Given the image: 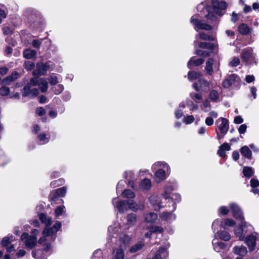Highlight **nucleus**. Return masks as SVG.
<instances>
[{
  "label": "nucleus",
  "mask_w": 259,
  "mask_h": 259,
  "mask_svg": "<svg viewBox=\"0 0 259 259\" xmlns=\"http://www.w3.org/2000/svg\"><path fill=\"white\" fill-rule=\"evenodd\" d=\"M212 5L213 11L215 14L211 12L212 8L210 6L205 7L204 3H201L197 6V10L204 15V16L208 20L214 21L216 20L217 17L215 14L219 15H222L221 10H224L227 7V4L225 2H219L218 0H212Z\"/></svg>",
  "instance_id": "f257e3e1"
},
{
  "label": "nucleus",
  "mask_w": 259,
  "mask_h": 259,
  "mask_svg": "<svg viewBox=\"0 0 259 259\" xmlns=\"http://www.w3.org/2000/svg\"><path fill=\"white\" fill-rule=\"evenodd\" d=\"M61 227V224L59 222H56L52 227H46L42 232V236L38 241L39 244H41L44 241L49 240L50 237L52 241H54L56 239V233Z\"/></svg>",
  "instance_id": "f03ea898"
},
{
  "label": "nucleus",
  "mask_w": 259,
  "mask_h": 259,
  "mask_svg": "<svg viewBox=\"0 0 259 259\" xmlns=\"http://www.w3.org/2000/svg\"><path fill=\"white\" fill-rule=\"evenodd\" d=\"M38 78L37 77L32 78L30 82L25 85L22 91V96L23 97H27L31 95L32 97L36 96L38 94V90L36 88L30 89L32 86H36L37 85Z\"/></svg>",
  "instance_id": "7ed1b4c3"
},
{
  "label": "nucleus",
  "mask_w": 259,
  "mask_h": 259,
  "mask_svg": "<svg viewBox=\"0 0 259 259\" xmlns=\"http://www.w3.org/2000/svg\"><path fill=\"white\" fill-rule=\"evenodd\" d=\"M116 207L120 213H123L129 209L133 210H138L137 206L132 200L120 201L117 203Z\"/></svg>",
  "instance_id": "20e7f679"
},
{
  "label": "nucleus",
  "mask_w": 259,
  "mask_h": 259,
  "mask_svg": "<svg viewBox=\"0 0 259 259\" xmlns=\"http://www.w3.org/2000/svg\"><path fill=\"white\" fill-rule=\"evenodd\" d=\"M21 239L24 241L25 246L28 248L34 247L37 243V238L35 236H29L26 233L22 234Z\"/></svg>",
  "instance_id": "39448f33"
},
{
  "label": "nucleus",
  "mask_w": 259,
  "mask_h": 259,
  "mask_svg": "<svg viewBox=\"0 0 259 259\" xmlns=\"http://www.w3.org/2000/svg\"><path fill=\"white\" fill-rule=\"evenodd\" d=\"M191 22L197 28L200 29H204L209 31L212 29L211 26L206 23L201 22V21L198 19L197 15H194L191 17Z\"/></svg>",
  "instance_id": "423d86ee"
},
{
  "label": "nucleus",
  "mask_w": 259,
  "mask_h": 259,
  "mask_svg": "<svg viewBox=\"0 0 259 259\" xmlns=\"http://www.w3.org/2000/svg\"><path fill=\"white\" fill-rule=\"evenodd\" d=\"M48 69V65L44 64L42 63H38L37 64L36 68L33 72V74L37 77L45 75Z\"/></svg>",
  "instance_id": "0eeeda50"
},
{
  "label": "nucleus",
  "mask_w": 259,
  "mask_h": 259,
  "mask_svg": "<svg viewBox=\"0 0 259 259\" xmlns=\"http://www.w3.org/2000/svg\"><path fill=\"white\" fill-rule=\"evenodd\" d=\"M257 237L256 235L251 234L245 238V243L250 251L254 250Z\"/></svg>",
  "instance_id": "6e6552de"
},
{
  "label": "nucleus",
  "mask_w": 259,
  "mask_h": 259,
  "mask_svg": "<svg viewBox=\"0 0 259 259\" xmlns=\"http://www.w3.org/2000/svg\"><path fill=\"white\" fill-rule=\"evenodd\" d=\"M230 206L233 217L236 219L243 220V214L240 208L235 204H231Z\"/></svg>",
  "instance_id": "1a4fd4ad"
},
{
  "label": "nucleus",
  "mask_w": 259,
  "mask_h": 259,
  "mask_svg": "<svg viewBox=\"0 0 259 259\" xmlns=\"http://www.w3.org/2000/svg\"><path fill=\"white\" fill-rule=\"evenodd\" d=\"M237 78V75L234 74H232L228 76L223 82V86L224 88H229L233 84H234Z\"/></svg>",
  "instance_id": "9d476101"
},
{
  "label": "nucleus",
  "mask_w": 259,
  "mask_h": 259,
  "mask_svg": "<svg viewBox=\"0 0 259 259\" xmlns=\"http://www.w3.org/2000/svg\"><path fill=\"white\" fill-rule=\"evenodd\" d=\"M246 222L242 220L241 222V224L235 230V234L236 236L238 237L239 239L240 240H242L244 238V236L242 234L243 232V229L246 227Z\"/></svg>",
  "instance_id": "9b49d317"
},
{
  "label": "nucleus",
  "mask_w": 259,
  "mask_h": 259,
  "mask_svg": "<svg viewBox=\"0 0 259 259\" xmlns=\"http://www.w3.org/2000/svg\"><path fill=\"white\" fill-rule=\"evenodd\" d=\"M221 119L222 123L219 126V129L222 134H226L229 129L228 120L225 118H221Z\"/></svg>",
  "instance_id": "f8f14e48"
},
{
  "label": "nucleus",
  "mask_w": 259,
  "mask_h": 259,
  "mask_svg": "<svg viewBox=\"0 0 259 259\" xmlns=\"http://www.w3.org/2000/svg\"><path fill=\"white\" fill-rule=\"evenodd\" d=\"M167 255L166 250L163 247H161L152 259H166Z\"/></svg>",
  "instance_id": "ddd939ff"
},
{
  "label": "nucleus",
  "mask_w": 259,
  "mask_h": 259,
  "mask_svg": "<svg viewBox=\"0 0 259 259\" xmlns=\"http://www.w3.org/2000/svg\"><path fill=\"white\" fill-rule=\"evenodd\" d=\"M19 74L16 72H13L10 75L7 76L3 80V83L4 84H9L11 82L15 80L19 77Z\"/></svg>",
  "instance_id": "4468645a"
},
{
  "label": "nucleus",
  "mask_w": 259,
  "mask_h": 259,
  "mask_svg": "<svg viewBox=\"0 0 259 259\" xmlns=\"http://www.w3.org/2000/svg\"><path fill=\"white\" fill-rule=\"evenodd\" d=\"M130 240L131 238L125 234L123 235L119 239L120 244L119 248L125 249L127 245L129 243Z\"/></svg>",
  "instance_id": "2eb2a0df"
},
{
  "label": "nucleus",
  "mask_w": 259,
  "mask_h": 259,
  "mask_svg": "<svg viewBox=\"0 0 259 259\" xmlns=\"http://www.w3.org/2000/svg\"><path fill=\"white\" fill-rule=\"evenodd\" d=\"M165 179V172L162 169H158L155 173V180L157 183H160Z\"/></svg>",
  "instance_id": "dca6fc26"
},
{
  "label": "nucleus",
  "mask_w": 259,
  "mask_h": 259,
  "mask_svg": "<svg viewBox=\"0 0 259 259\" xmlns=\"http://www.w3.org/2000/svg\"><path fill=\"white\" fill-rule=\"evenodd\" d=\"M204 62V60L202 58L194 60V58L192 57L188 62L187 66L189 68L191 69L193 66H199L202 64Z\"/></svg>",
  "instance_id": "f3484780"
},
{
  "label": "nucleus",
  "mask_w": 259,
  "mask_h": 259,
  "mask_svg": "<svg viewBox=\"0 0 259 259\" xmlns=\"http://www.w3.org/2000/svg\"><path fill=\"white\" fill-rule=\"evenodd\" d=\"M230 149L229 145L227 143H225L219 147L218 150V154L221 157H224L226 156L225 151H229Z\"/></svg>",
  "instance_id": "a211bd4d"
},
{
  "label": "nucleus",
  "mask_w": 259,
  "mask_h": 259,
  "mask_svg": "<svg viewBox=\"0 0 259 259\" xmlns=\"http://www.w3.org/2000/svg\"><path fill=\"white\" fill-rule=\"evenodd\" d=\"M114 259H124V252L123 248H117L113 249Z\"/></svg>",
  "instance_id": "6ab92c4d"
},
{
  "label": "nucleus",
  "mask_w": 259,
  "mask_h": 259,
  "mask_svg": "<svg viewBox=\"0 0 259 259\" xmlns=\"http://www.w3.org/2000/svg\"><path fill=\"white\" fill-rule=\"evenodd\" d=\"M145 221L147 223H154L157 219V214L154 212H149L145 214Z\"/></svg>",
  "instance_id": "aec40b11"
},
{
  "label": "nucleus",
  "mask_w": 259,
  "mask_h": 259,
  "mask_svg": "<svg viewBox=\"0 0 259 259\" xmlns=\"http://www.w3.org/2000/svg\"><path fill=\"white\" fill-rule=\"evenodd\" d=\"M37 85L39 86L41 91L43 93L46 92L48 89V81L45 78L38 79Z\"/></svg>",
  "instance_id": "412c9836"
},
{
  "label": "nucleus",
  "mask_w": 259,
  "mask_h": 259,
  "mask_svg": "<svg viewBox=\"0 0 259 259\" xmlns=\"http://www.w3.org/2000/svg\"><path fill=\"white\" fill-rule=\"evenodd\" d=\"M39 218L42 223L46 224V227L47 228H48V226H50L52 223L51 218L48 217L47 215L44 213L39 214Z\"/></svg>",
  "instance_id": "4be33fe9"
},
{
  "label": "nucleus",
  "mask_w": 259,
  "mask_h": 259,
  "mask_svg": "<svg viewBox=\"0 0 259 259\" xmlns=\"http://www.w3.org/2000/svg\"><path fill=\"white\" fill-rule=\"evenodd\" d=\"M233 251L236 254L244 256L247 253V249L244 246H235L233 248Z\"/></svg>",
  "instance_id": "5701e85b"
},
{
  "label": "nucleus",
  "mask_w": 259,
  "mask_h": 259,
  "mask_svg": "<svg viewBox=\"0 0 259 259\" xmlns=\"http://www.w3.org/2000/svg\"><path fill=\"white\" fill-rule=\"evenodd\" d=\"M250 30V28L246 24L242 23L238 26V31L242 35H247Z\"/></svg>",
  "instance_id": "b1692460"
},
{
  "label": "nucleus",
  "mask_w": 259,
  "mask_h": 259,
  "mask_svg": "<svg viewBox=\"0 0 259 259\" xmlns=\"http://www.w3.org/2000/svg\"><path fill=\"white\" fill-rule=\"evenodd\" d=\"M161 218L162 220L171 221L175 220L176 215L172 212H163L160 215Z\"/></svg>",
  "instance_id": "393cba45"
},
{
  "label": "nucleus",
  "mask_w": 259,
  "mask_h": 259,
  "mask_svg": "<svg viewBox=\"0 0 259 259\" xmlns=\"http://www.w3.org/2000/svg\"><path fill=\"white\" fill-rule=\"evenodd\" d=\"M217 235L222 240L224 241H228L231 238V236L227 232L225 231H218Z\"/></svg>",
  "instance_id": "a878e982"
},
{
  "label": "nucleus",
  "mask_w": 259,
  "mask_h": 259,
  "mask_svg": "<svg viewBox=\"0 0 259 259\" xmlns=\"http://www.w3.org/2000/svg\"><path fill=\"white\" fill-rule=\"evenodd\" d=\"M137 220V215L134 213H131L127 216V224L130 226L134 225Z\"/></svg>",
  "instance_id": "bb28decb"
},
{
  "label": "nucleus",
  "mask_w": 259,
  "mask_h": 259,
  "mask_svg": "<svg viewBox=\"0 0 259 259\" xmlns=\"http://www.w3.org/2000/svg\"><path fill=\"white\" fill-rule=\"evenodd\" d=\"M251 57V51L248 49H245L242 51L241 54V58L242 59L247 62L249 59Z\"/></svg>",
  "instance_id": "cd10ccee"
},
{
  "label": "nucleus",
  "mask_w": 259,
  "mask_h": 259,
  "mask_svg": "<svg viewBox=\"0 0 259 259\" xmlns=\"http://www.w3.org/2000/svg\"><path fill=\"white\" fill-rule=\"evenodd\" d=\"M140 188L145 190H149L151 187V183L150 180L145 179L140 184Z\"/></svg>",
  "instance_id": "c85d7f7f"
},
{
  "label": "nucleus",
  "mask_w": 259,
  "mask_h": 259,
  "mask_svg": "<svg viewBox=\"0 0 259 259\" xmlns=\"http://www.w3.org/2000/svg\"><path fill=\"white\" fill-rule=\"evenodd\" d=\"M212 244L214 249L217 252H220L221 249H224L226 247V244L222 242H215V240H213Z\"/></svg>",
  "instance_id": "c756f323"
},
{
  "label": "nucleus",
  "mask_w": 259,
  "mask_h": 259,
  "mask_svg": "<svg viewBox=\"0 0 259 259\" xmlns=\"http://www.w3.org/2000/svg\"><path fill=\"white\" fill-rule=\"evenodd\" d=\"M240 152L242 155L247 158H250L251 157L252 152L249 148L246 146H244L241 148Z\"/></svg>",
  "instance_id": "7c9ffc66"
},
{
  "label": "nucleus",
  "mask_w": 259,
  "mask_h": 259,
  "mask_svg": "<svg viewBox=\"0 0 259 259\" xmlns=\"http://www.w3.org/2000/svg\"><path fill=\"white\" fill-rule=\"evenodd\" d=\"M213 60L211 58L208 59L206 63L205 70L207 73L212 74L213 73L212 65Z\"/></svg>",
  "instance_id": "2f4dec72"
},
{
  "label": "nucleus",
  "mask_w": 259,
  "mask_h": 259,
  "mask_svg": "<svg viewBox=\"0 0 259 259\" xmlns=\"http://www.w3.org/2000/svg\"><path fill=\"white\" fill-rule=\"evenodd\" d=\"M36 52L30 49L25 50L23 52V56L26 59H31L35 56Z\"/></svg>",
  "instance_id": "473e14b6"
},
{
  "label": "nucleus",
  "mask_w": 259,
  "mask_h": 259,
  "mask_svg": "<svg viewBox=\"0 0 259 259\" xmlns=\"http://www.w3.org/2000/svg\"><path fill=\"white\" fill-rule=\"evenodd\" d=\"M199 47L202 49H207L213 50L215 46L214 44L210 42H201L199 44Z\"/></svg>",
  "instance_id": "72a5a7b5"
},
{
  "label": "nucleus",
  "mask_w": 259,
  "mask_h": 259,
  "mask_svg": "<svg viewBox=\"0 0 259 259\" xmlns=\"http://www.w3.org/2000/svg\"><path fill=\"white\" fill-rule=\"evenodd\" d=\"M53 241H51L50 237L49 238V240L44 241L41 244H42L44 246V250L45 251H51L52 250V242Z\"/></svg>",
  "instance_id": "f704fd0d"
},
{
  "label": "nucleus",
  "mask_w": 259,
  "mask_h": 259,
  "mask_svg": "<svg viewBox=\"0 0 259 259\" xmlns=\"http://www.w3.org/2000/svg\"><path fill=\"white\" fill-rule=\"evenodd\" d=\"M199 36L200 38L202 40L210 41H213L214 40V37L213 36L207 34L204 32H200L199 34Z\"/></svg>",
  "instance_id": "c9c22d12"
},
{
  "label": "nucleus",
  "mask_w": 259,
  "mask_h": 259,
  "mask_svg": "<svg viewBox=\"0 0 259 259\" xmlns=\"http://www.w3.org/2000/svg\"><path fill=\"white\" fill-rule=\"evenodd\" d=\"M201 74L195 71H189L188 74V79L190 80H195L199 77Z\"/></svg>",
  "instance_id": "e433bc0d"
},
{
  "label": "nucleus",
  "mask_w": 259,
  "mask_h": 259,
  "mask_svg": "<svg viewBox=\"0 0 259 259\" xmlns=\"http://www.w3.org/2000/svg\"><path fill=\"white\" fill-rule=\"evenodd\" d=\"M122 195L123 197L127 198H134L135 197L134 193L130 189L125 190Z\"/></svg>",
  "instance_id": "4c0bfd02"
},
{
  "label": "nucleus",
  "mask_w": 259,
  "mask_h": 259,
  "mask_svg": "<svg viewBox=\"0 0 259 259\" xmlns=\"http://www.w3.org/2000/svg\"><path fill=\"white\" fill-rule=\"evenodd\" d=\"M235 225V221L231 219H227L225 220L224 224H222L221 227L224 229H226V226H233Z\"/></svg>",
  "instance_id": "58836bf2"
},
{
  "label": "nucleus",
  "mask_w": 259,
  "mask_h": 259,
  "mask_svg": "<svg viewBox=\"0 0 259 259\" xmlns=\"http://www.w3.org/2000/svg\"><path fill=\"white\" fill-rule=\"evenodd\" d=\"M38 138L41 142V144L47 143L50 140L49 137H47V135L45 133H41L38 136Z\"/></svg>",
  "instance_id": "ea45409f"
},
{
  "label": "nucleus",
  "mask_w": 259,
  "mask_h": 259,
  "mask_svg": "<svg viewBox=\"0 0 259 259\" xmlns=\"http://www.w3.org/2000/svg\"><path fill=\"white\" fill-rule=\"evenodd\" d=\"M219 97L218 92L215 90H212L209 93V98L212 101H216Z\"/></svg>",
  "instance_id": "a19ab883"
},
{
  "label": "nucleus",
  "mask_w": 259,
  "mask_h": 259,
  "mask_svg": "<svg viewBox=\"0 0 259 259\" xmlns=\"http://www.w3.org/2000/svg\"><path fill=\"white\" fill-rule=\"evenodd\" d=\"M12 238V235L4 237L2 240V245L4 247L8 246L11 243Z\"/></svg>",
  "instance_id": "79ce46f5"
},
{
  "label": "nucleus",
  "mask_w": 259,
  "mask_h": 259,
  "mask_svg": "<svg viewBox=\"0 0 259 259\" xmlns=\"http://www.w3.org/2000/svg\"><path fill=\"white\" fill-rule=\"evenodd\" d=\"M243 172L246 177H251L253 174L252 168L249 167H245L243 168Z\"/></svg>",
  "instance_id": "37998d69"
},
{
  "label": "nucleus",
  "mask_w": 259,
  "mask_h": 259,
  "mask_svg": "<svg viewBox=\"0 0 259 259\" xmlns=\"http://www.w3.org/2000/svg\"><path fill=\"white\" fill-rule=\"evenodd\" d=\"M52 90L55 94L58 95L62 92L64 90V87L62 84H58L54 88H53Z\"/></svg>",
  "instance_id": "c03bdc74"
},
{
  "label": "nucleus",
  "mask_w": 259,
  "mask_h": 259,
  "mask_svg": "<svg viewBox=\"0 0 259 259\" xmlns=\"http://www.w3.org/2000/svg\"><path fill=\"white\" fill-rule=\"evenodd\" d=\"M143 245L141 243L136 244L135 245L132 246L130 249V252L131 253H134L137 251L140 250L143 247Z\"/></svg>",
  "instance_id": "a18cd8bd"
},
{
  "label": "nucleus",
  "mask_w": 259,
  "mask_h": 259,
  "mask_svg": "<svg viewBox=\"0 0 259 259\" xmlns=\"http://www.w3.org/2000/svg\"><path fill=\"white\" fill-rule=\"evenodd\" d=\"M10 93V89L7 87H3L0 88V95L3 96H6Z\"/></svg>",
  "instance_id": "49530a36"
},
{
  "label": "nucleus",
  "mask_w": 259,
  "mask_h": 259,
  "mask_svg": "<svg viewBox=\"0 0 259 259\" xmlns=\"http://www.w3.org/2000/svg\"><path fill=\"white\" fill-rule=\"evenodd\" d=\"M25 68L27 70H31L34 67L35 64L33 62L28 61L24 63Z\"/></svg>",
  "instance_id": "de8ad7c7"
},
{
  "label": "nucleus",
  "mask_w": 259,
  "mask_h": 259,
  "mask_svg": "<svg viewBox=\"0 0 259 259\" xmlns=\"http://www.w3.org/2000/svg\"><path fill=\"white\" fill-rule=\"evenodd\" d=\"M190 97L194 100H201L202 99V95L199 93H191Z\"/></svg>",
  "instance_id": "09e8293b"
},
{
  "label": "nucleus",
  "mask_w": 259,
  "mask_h": 259,
  "mask_svg": "<svg viewBox=\"0 0 259 259\" xmlns=\"http://www.w3.org/2000/svg\"><path fill=\"white\" fill-rule=\"evenodd\" d=\"M158 167H166L167 168H168V166L166 163L161 162H157L152 165V168L156 169Z\"/></svg>",
  "instance_id": "8fccbe9b"
},
{
  "label": "nucleus",
  "mask_w": 259,
  "mask_h": 259,
  "mask_svg": "<svg viewBox=\"0 0 259 259\" xmlns=\"http://www.w3.org/2000/svg\"><path fill=\"white\" fill-rule=\"evenodd\" d=\"M195 120L194 117L193 115H188L185 117L183 119L184 122L186 124H190L192 123Z\"/></svg>",
  "instance_id": "3c124183"
},
{
  "label": "nucleus",
  "mask_w": 259,
  "mask_h": 259,
  "mask_svg": "<svg viewBox=\"0 0 259 259\" xmlns=\"http://www.w3.org/2000/svg\"><path fill=\"white\" fill-rule=\"evenodd\" d=\"M3 30L5 35H11L13 33V29L9 26L4 27Z\"/></svg>",
  "instance_id": "603ef678"
},
{
  "label": "nucleus",
  "mask_w": 259,
  "mask_h": 259,
  "mask_svg": "<svg viewBox=\"0 0 259 259\" xmlns=\"http://www.w3.org/2000/svg\"><path fill=\"white\" fill-rule=\"evenodd\" d=\"M55 191L57 193L58 195L60 197H63L66 192V189L65 187H63L58 189Z\"/></svg>",
  "instance_id": "864d4df0"
},
{
  "label": "nucleus",
  "mask_w": 259,
  "mask_h": 259,
  "mask_svg": "<svg viewBox=\"0 0 259 259\" xmlns=\"http://www.w3.org/2000/svg\"><path fill=\"white\" fill-rule=\"evenodd\" d=\"M196 54L199 56H202L203 57H207L210 55V53L206 51H202L201 50H197L196 51Z\"/></svg>",
  "instance_id": "5fc2aeb1"
},
{
  "label": "nucleus",
  "mask_w": 259,
  "mask_h": 259,
  "mask_svg": "<svg viewBox=\"0 0 259 259\" xmlns=\"http://www.w3.org/2000/svg\"><path fill=\"white\" fill-rule=\"evenodd\" d=\"M65 209L64 206H60L57 207L55 210V213L56 216H59L61 214H62L64 211V210Z\"/></svg>",
  "instance_id": "6e6d98bb"
},
{
  "label": "nucleus",
  "mask_w": 259,
  "mask_h": 259,
  "mask_svg": "<svg viewBox=\"0 0 259 259\" xmlns=\"http://www.w3.org/2000/svg\"><path fill=\"white\" fill-rule=\"evenodd\" d=\"M60 196L57 195L56 191H53L50 195V199L51 201H55L57 200Z\"/></svg>",
  "instance_id": "4d7b16f0"
},
{
  "label": "nucleus",
  "mask_w": 259,
  "mask_h": 259,
  "mask_svg": "<svg viewBox=\"0 0 259 259\" xmlns=\"http://www.w3.org/2000/svg\"><path fill=\"white\" fill-rule=\"evenodd\" d=\"M240 63V60L238 57H234L233 60L230 62V64L233 67L238 66Z\"/></svg>",
  "instance_id": "13d9d810"
},
{
  "label": "nucleus",
  "mask_w": 259,
  "mask_h": 259,
  "mask_svg": "<svg viewBox=\"0 0 259 259\" xmlns=\"http://www.w3.org/2000/svg\"><path fill=\"white\" fill-rule=\"evenodd\" d=\"M49 80L50 83L52 85H55L58 82V78L56 76H51L49 78Z\"/></svg>",
  "instance_id": "bf43d9fd"
},
{
  "label": "nucleus",
  "mask_w": 259,
  "mask_h": 259,
  "mask_svg": "<svg viewBox=\"0 0 259 259\" xmlns=\"http://www.w3.org/2000/svg\"><path fill=\"white\" fill-rule=\"evenodd\" d=\"M220 212L224 215H226L229 212L228 209L225 206H221L219 209Z\"/></svg>",
  "instance_id": "052dcab7"
},
{
  "label": "nucleus",
  "mask_w": 259,
  "mask_h": 259,
  "mask_svg": "<svg viewBox=\"0 0 259 259\" xmlns=\"http://www.w3.org/2000/svg\"><path fill=\"white\" fill-rule=\"evenodd\" d=\"M247 128V126L246 124H241L238 129V132L240 134H244L246 132Z\"/></svg>",
  "instance_id": "680f3d73"
},
{
  "label": "nucleus",
  "mask_w": 259,
  "mask_h": 259,
  "mask_svg": "<svg viewBox=\"0 0 259 259\" xmlns=\"http://www.w3.org/2000/svg\"><path fill=\"white\" fill-rule=\"evenodd\" d=\"M152 232L162 233L163 231V229L160 226H155L152 228Z\"/></svg>",
  "instance_id": "e2e57ef3"
},
{
  "label": "nucleus",
  "mask_w": 259,
  "mask_h": 259,
  "mask_svg": "<svg viewBox=\"0 0 259 259\" xmlns=\"http://www.w3.org/2000/svg\"><path fill=\"white\" fill-rule=\"evenodd\" d=\"M250 185L252 188L256 187L259 186V181L257 180L252 179L250 180Z\"/></svg>",
  "instance_id": "0e129e2a"
},
{
  "label": "nucleus",
  "mask_w": 259,
  "mask_h": 259,
  "mask_svg": "<svg viewBox=\"0 0 259 259\" xmlns=\"http://www.w3.org/2000/svg\"><path fill=\"white\" fill-rule=\"evenodd\" d=\"M36 112L39 116H42L46 113L45 109L42 107L37 108Z\"/></svg>",
  "instance_id": "69168bd1"
},
{
  "label": "nucleus",
  "mask_w": 259,
  "mask_h": 259,
  "mask_svg": "<svg viewBox=\"0 0 259 259\" xmlns=\"http://www.w3.org/2000/svg\"><path fill=\"white\" fill-rule=\"evenodd\" d=\"M234 121L236 124H240L243 122V119L241 116H237L234 118Z\"/></svg>",
  "instance_id": "338daca9"
},
{
  "label": "nucleus",
  "mask_w": 259,
  "mask_h": 259,
  "mask_svg": "<svg viewBox=\"0 0 259 259\" xmlns=\"http://www.w3.org/2000/svg\"><path fill=\"white\" fill-rule=\"evenodd\" d=\"M205 122L206 125L210 126L213 123V119L211 117H208L206 118Z\"/></svg>",
  "instance_id": "774afa93"
}]
</instances>
